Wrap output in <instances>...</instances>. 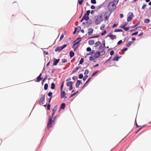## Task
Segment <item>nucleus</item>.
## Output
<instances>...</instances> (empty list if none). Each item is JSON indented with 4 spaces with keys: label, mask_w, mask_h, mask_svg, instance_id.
<instances>
[{
    "label": "nucleus",
    "mask_w": 151,
    "mask_h": 151,
    "mask_svg": "<svg viewBox=\"0 0 151 151\" xmlns=\"http://www.w3.org/2000/svg\"><path fill=\"white\" fill-rule=\"evenodd\" d=\"M64 35L63 34H62L61 35V36L60 39V41H61V40L63 39L64 37Z\"/></svg>",
    "instance_id": "8fccbe9b"
},
{
    "label": "nucleus",
    "mask_w": 151,
    "mask_h": 151,
    "mask_svg": "<svg viewBox=\"0 0 151 151\" xmlns=\"http://www.w3.org/2000/svg\"><path fill=\"white\" fill-rule=\"evenodd\" d=\"M93 29L92 28H90L88 29V34L89 35H91L93 32Z\"/></svg>",
    "instance_id": "dca6fc26"
},
{
    "label": "nucleus",
    "mask_w": 151,
    "mask_h": 151,
    "mask_svg": "<svg viewBox=\"0 0 151 151\" xmlns=\"http://www.w3.org/2000/svg\"><path fill=\"white\" fill-rule=\"evenodd\" d=\"M41 76L42 74L40 73L39 76L37 78V81L39 82L40 81H41L43 78H42L41 77Z\"/></svg>",
    "instance_id": "aec40b11"
},
{
    "label": "nucleus",
    "mask_w": 151,
    "mask_h": 151,
    "mask_svg": "<svg viewBox=\"0 0 151 151\" xmlns=\"http://www.w3.org/2000/svg\"><path fill=\"white\" fill-rule=\"evenodd\" d=\"M114 54V52L113 50H112L110 52V54L111 55H112Z\"/></svg>",
    "instance_id": "5fc2aeb1"
},
{
    "label": "nucleus",
    "mask_w": 151,
    "mask_h": 151,
    "mask_svg": "<svg viewBox=\"0 0 151 151\" xmlns=\"http://www.w3.org/2000/svg\"><path fill=\"white\" fill-rule=\"evenodd\" d=\"M63 84H62L61 87H60V91H62L63 90Z\"/></svg>",
    "instance_id": "e2e57ef3"
},
{
    "label": "nucleus",
    "mask_w": 151,
    "mask_h": 151,
    "mask_svg": "<svg viewBox=\"0 0 151 151\" xmlns=\"http://www.w3.org/2000/svg\"><path fill=\"white\" fill-rule=\"evenodd\" d=\"M94 21L96 24H99L103 21L102 16L99 15L96 16L94 19Z\"/></svg>",
    "instance_id": "f03ea898"
},
{
    "label": "nucleus",
    "mask_w": 151,
    "mask_h": 151,
    "mask_svg": "<svg viewBox=\"0 0 151 151\" xmlns=\"http://www.w3.org/2000/svg\"><path fill=\"white\" fill-rule=\"evenodd\" d=\"M56 116L54 117L52 120V118H49L48 119V122L47 124V128L49 129V128L51 127L52 126V125L54 124L55 123V120L56 118Z\"/></svg>",
    "instance_id": "7ed1b4c3"
},
{
    "label": "nucleus",
    "mask_w": 151,
    "mask_h": 151,
    "mask_svg": "<svg viewBox=\"0 0 151 151\" xmlns=\"http://www.w3.org/2000/svg\"><path fill=\"white\" fill-rule=\"evenodd\" d=\"M73 83L72 81H69L67 82L66 85L67 86L69 87V90L70 91L71 90L73 89L72 85Z\"/></svg>",
    "instance_id": "1a4fd4ad"
},
{
    "label": "nucleus",
    "mask_w": 151,
    "mask_h": 151,
    "mask_svg": "<svg viewBox=\"0 0 151 151\" xmlns=\"http://www.w3.org/2000/svg\"><path fill=\"white\" fill-rule=\"evenodd\" d=\"M88 77V76L87 75H86L84 77V78H83V80L84 81H85L86 79Z\"/></svg>",
    "instance_id": "864d4df0"
},
{
    "label": "nucleus",
    "mask_w": 151,
    "mask_h": 151,
    "mask_svg": "<svg viewBox=\"0 0 151 151\" xmlns=\"http://www.w3.org/2000/svg\"><path fill=\"white\" fill-rule=\"evenodd\" d=\"M111 13L107 12H106L104 15V20L106 21H108L109 20V17Z\"/></svg>",
    "instance_id": "0eeeda50"
},
{
    "label": "nucleus",
    "mask_w": 151,
    "mask_h": 151,
    "mask_svg": "<svg viewBox=\"0 0 151 151\" xmlns=\"http://www.w3.org/2000/svg\"><path fill=\"white\" fill-rule=\"evenodd\" d=\"M105 25L104 24H102L101 26V27H100V29L101 30H103L104 29V28H105Z\"/></svg>",
    "instance_id": "f704fd0d"
},
{
    "label": "nucleus",
    "mask_w": 151,
    "mask_h": 151,
    "mask_svg": "<svg viewBox=\"0 0 151 151\" xmlns=\"http://www.w3.org/2000/svg\"><path fill=\"white\" fill-rule=\"evenodd\" d=\"M118 25V24H114L112 26V27L114 28L116 27Z\"/></svg>",
    "instance_id": "774afa93"
},
{
    "label": "nucleus",
    "mask_w": 151,
    "mask_h": 151,
    "mask_svg": "<svg viewBox=\"0 0 151 151\" xmlns=\"http://www.w3.org/2000/svg\"><path fill=\"white\" fill-rule=\"evenodd\" d=\"M74 55V52L72 51H71L70 52V56L71 58L73 57Z\"/></svg>",
    "instance_id": "bb28decb"
},
{
    "label": "nucleus",
    "mask_w": 151,
    "mask_h": 151,
    "mask_svg": "<svg viewBox=\"0 0 151 151\" xmlns=\"http://www.w3.org/2000/svg\"><path fill=\"white\" fill-rule=\"evenodd\" d=\"M78 91L77 92H76V93H74L73 94H71V95L70 96V97H72L73 96H74L76 94L78 93Z\"/></svg>",
    "instance_id": "bf43d9fd"
},
{
    "label": "nucleus",
    "mask_w": 151,
    "mask_h": 151,
    "mask_svg": "<svg viewBox=\"0 0 151 151\" xmlns=\"http://www.w3.org/2000/svg\"><path fill=\"white\" fill-rule=\"evenodd\" d=\"M48 85L47 83L45 84L44 86V88L45 90H47L48 88Z\"/></svg>",
    "instance_id": "2f4dec72"
},
{
    "label": "nucleus",
    "mask_w": 151,
    "mask_h": 151,
    "mask_svg": "<svg viewBox=\"0 0 151 151\" xmlns=\"http://www.w3.org/2000/svg\"><path fill=\"white\" fill-rule=\"evenodd\" d=\"M95 52V50H92L90 52H89V54H88V55H92L93 54H94V53Z\"/></svg>",
    "instance_id": "4c0bfd02"
},
{
    "label": "nucleus",
    "mask_w": 151,
    "mask_h": 151,
    "mask_svg": "<svg viewBox=\"0 0 151 151\" xmlns=\"http://www.w3.org/2000/svg\"><path fill=\"white\" fill-rule=\"evenodd\" d=\"M55 88V84L54 83H52L51 84V88L52 89H54Z\"/></svg>",
    "instance_id": "7c9ffc66"
},
{
    "label": "nucleus",
    "mask_w": 151,
    "mask_h": 151,
    "mask_svg": "<svg viewBox=\"0 0 151 151\" xmlns=\"http://www.w3.org/2000/svg\"><path fill=\"white\" fill-rule=\"evenodd\" d=\"M106 30H105L104 31V32H102L101 34V36H103V35H105V34H106Z\"/></svg>",
    "instance_id": "a18cd8bd"
},
{
    "label": "nucleus",
    "mask_w": 151,
    "mask_h": 151,
    "mask_svg": "<svg viewBox=\"0 0 151 151\" xmlns=\"http://www.w3.org/2000/svg\"><path fill=\"white\" fill-rule=\"evenodd\" d=\"M95 8V6L93 5H91V9H94Z\"/></svg>",
    "instance_id": "0e129e2a"
},
{
    "label": "nucleus",
    "mask_w": 151,
    "mask_h": 151,
    "mask_svg": "<svg viewBox=\"0 0 151 151\" xmlns=\"http://www.w3.org/2000/svg\"><path fill=\"white\" fill-rule=\"evenodd\" d=\"M89 70H85L84 72V74L85 75H87L89 73Z\"/></svg>",
    "instance_id": "79ce46f5"
},
{
    "label": "nucleus",
    "mask_w": 151,
    "mask_h": 151,
    "mask_svg": "<svg viewBox=\"0 0 151 151\" xmlns=\"http://www.w3.org/2000/svg\"><path fill=\"white\" fill-rule=\"evenodd\" d=\"M87 51L90 52L91 51V49L90 47H88L86 49Z\"/></svg>",
    "instance_id": "3c124183"
},
{
    "label": "nucleus",
    "mask_w": 151,
    "mask_h": 151,
    "mask_svg": "<svg viewBox=\"0 0 151 151\" xmlns=\"http://www.w3.org/2000/svg\"><path fill=\"white\" fill-rule=\"evenodd\" d=\"M144 22L145 23L148 24L149 23L150 20L149 19H144Z\"/></svg>",
    "instance_id": "393cba45"
},
{
    "label": "nucleus",
    "mask_w": 151,
    "mask_h": 151,
    "mask_svg": "<svg viewBox=\"0 0 151 151\" xmlns=\"http://www.w3.org/2000/svg\"><path fill=\"white\" fill-rule=\"evenodd\" d=\"M83 77V75L82 74H80L79 75V78L80 79H81Z\"/></svg>",
    "instance_id": "de8ad7c7"
},
{
    "label": "nucleus",
    "mask_w": 151,
    "mask_h": 151,
    "mask_svg": "<svg viewBox=\"0 0 151 151\" xmlns=\"http://www.w3.org/2000/svg\"><path fill=\"white\" fill-rule=\"evenodd\" d=\"M108 37H109L112 40H114L116 38V36L115 35H113L111 34H109Z\"/></svg>",
    "instance_id": "ddd939ff"
},
{
    "label": "nucleus",
    "mask_w": 151,
    "mask_h": 151,
    "mask_svg": "<svg viewBox=\"0 0 151 151\" xmlns=\"http://www.w3.org/2000/svg\"><path fill=\"white\" fill-rule=\"evenodd\" d=\"M79 41V42H80L81 41V38H80L79 37H78L77 38L75 41Z\"/></svg>",
    "instance_id": "680f3d73"
},
{
    "label": "nucleus",
    "mask_w": 151,
    "mask_h": 151,
    "mask_svg": "<svg viewBox=\"0 0 151 151\" xmlns=\"http://www.w3.org/2000/svg\"><path fill=\"white\" fill-rule=\"evenodd\" d=\"M65 107V103L62 104L60 106V108L62 109H64Z\"/></svg>",
    "instance_id": "5701e85b"
},
{
    "label": "nucleus",
    "mask_w": 151,
    "mask_h": 151,
    "mask_svg": "<svg viewBox=\"0 0 151 151\" xmlns=\"http://www.w3.org/2000/svg\"><path fill=\"white\" fill-rule=\"evenodd\" d=\"M116 5L114 2H110L108 6V9L109 12L112 13V11L114 10L116 8Z\"/></svg>",
    "instance_id": "f257e3e1"
},
{
    "label": "nucleus",
    "mask_w": 151,
    "mask_h": 151,
    "mask_svg": "<svg viewBox=\"0 0 151 151\" xmlns=\"http://www.w3.org/2000/svg\"><path fill=\"white\" fill-rule=\"evenodd\" d=\"M98 71H96L94 72L91 75V77H93L95 76L98 72Z\"/></svg>",
    "instance_id": "a19ab883"
},
{
    "label": "nucleus",
    "mask_w": 151,
    "mask_h": 151,
    "mask_svg": "<svg viewBox=\"0 0 151 151\" xmlns=\"http://www.w3.org/2000/svg\"><path fill=\"white\" fill-rule=\"evenodd\" d=\"M67 46V44H65L64 45L60 46V47H58L56 49H55V52L58 51L60 52L63 49L66 47Z\"/></svg>",
    "instance_id": "423d86ee"
},
{
    "label": "nucleus",
    "mask_w": 151,
    "mask_h": 151,
    "mask_svg": "<svg viewBox=\"0 0 151 151\" xmlns=\"http://www.w3.org/2000/svg\"><path fill=\"white\" fill-rule=\"evenodd\" d=\"M84 62V59L83 58H81V60L80 61L79 64H82Z\"/></svg>",
    "instance_id": "e433bc0d"
},
{
    "label": "nucleus",
    "mask_w": 151,
    "mask_h": 151,
    "mask_svg": "<svg viewBox=\"0 0 151 151\" xmlns=\"http://www.w3.org/2000/svg\"><path fill=\"white\" fill-rule=\"evenodd\" d=\"M57 109V106H55L54 107L52 110V113L51 116H50L49 117V118H51L52 119L54 116V115L55 114Z\"/></svg>",
    "instance_id": "6e6552de"
},
{
    "label": "nucleus",
    "mask_w": 151,
    "mask_h": 151,
    "mask_svg": "<svg viewBox=\"0 0 151 151\" xmlns=\"http://www.w3.org/2000/svg\"><path fill=\"white\" fill-rule=\"evenodd\" d=\"M119 57L118 56H115L113 58L112 60L114 61H117L119 60Z\"/></svg>",
    "instance_id": "b1692460"
},
{
    "label": "nucleus",
    "mask_w": 151,
    "mask_h": 151,
    "mask_svg": "<svg viewBox=\"0 0 151 151\" xmlns=\"http://www.w3.org/2000/svg\"><path fill=\"white\" fill-rule=\"evenodd\" d=\"M133 42L132 41H129L128 42V43L126 44V46L127 47H129L131 45L132 43Z\"/></svg>",
    "instance_id": "a878e982"
},
{
    "label": "nucleus",
    "mask_w": 151,
    "mask_h": 151,
    "mask_svg": "<svg viewBox=\"0 0 151 151\" xmlns=\"http://www.w3.org/2000/svg\"><path fill=\"white\" fill-rule=\"evenodd\" d=\"M67 60L65 59H63L61 60L62 62L63 63H65L67 62Z\"/></svg>",
    "instance_id": "58836bf2"
},
{
    "label": "nucleus",
    "mask_w": 151,
    "mask_h": 151,
    "mask_svg": "<svg viewBox=\"0 0 151 151\" xmlns=\"http://www.w3.org/2000/svg\"><path fill=\"white\" fill-rule=\"evenodd\" d=\"M47 109H48L49 110L50 109V104H48L47 105Z\"/></svg>",
    "instance_id": "338daca9"
},
{
    "label": "nucleus",
    "mask_w": 151,
    "mask_h": 151,
    "mask_svg": "<svg viewBox=\"0 0 151 151\" xmlns=\"http://www.w3.org/2000/svg\"><path fill=\"white\" fill-rule=\"evenodd\" d=\"M114 31L115 32H122V30L120 29H115L114 30Z\"/></svg>",
    "instance_id": "c756f323"
},
{
    "label": "nucleus",
    "mask_w": 151,
    "mask_h": 151,
    "mask_svg": "<svg viewBox=\"0 0 151 151\" xmlns=\"http://www.w3.org/2000/svg\"><path fill=\"white\" fill-rule=\"evenodd\" d=\"M100 36L99 35H97V36H93L91 37H89V39H91V38H96Z\"/></svg>",
    "instance_id": "09e8293b"
},
{
    "label": "nucleus",
    "mask_w": 151,
    "mask_h": 151,
    "mask_svg": "<svg viewBox=\"0 0 151 151\" xmlns=\"http://www.w3.org/2000/svg\"><path fill=\"white\" fill-rule=\"evenodd\" d=\"M111 57L108 59L105 62V63H108V62L111 59Z\"/></svg>",
    "instance_id": "6e6d98bb"
},
{
    "label": "nucleus",
    "mask_w": 151,
    "mask_h": 151,
    "mask_svg": "<svg viewBox=\"0 0 151 151\" xmlns=\"http://www.w3.org/2000/svg\"><path fill=\"white\" fill-rule=\"evenodd\" d=\"M90 11L89 10H88L86 11V13L84 15H86L87 16H88L89 15L90 13Z\"/></svg>",
    "instance_id": "c9c22d12"
},
{
    "label": "nucleus",
    "mask_w": 151,
    "mask_h": 151,
    "mask_svg": "<svg viewBox=\"0 0 151 151\" xmlns=\"http://www.w3.org/2000/svg\"><path fill=\"white\" fill-rule=\"evenodd\" d=\"M127 50V48H125L124 49H123L121 51L122 52H124L126 51Z\"/></svg>",
    "instance_id": "052dcab7"
},
{
    "label": "nucleus",
    "mask_w": 151,
    "mask_h": 151,
    "mask_svg": "<svg viewBox=\"0 0 151 151\" xmlns=\"http://www.w3.org/2000/svg\"><path fill=\"white\" fill-rule=\"evenodd\" d=\"M84 0H78V3L79 5H81L83 1Z\"/></svg>",
    "instance_id": "72a5a7b5"
},
{
    "label": "nucleus",
    "mask_w": 151,
    "mask_h": 151,
    "mask_svg": "<svg viewBox=\"0 0 151 151\" xmlns=\"http://www.w3.org/2000/svg\"><path fill=\"white\" fill-rule=\"evenodd\" d=\"M113 2H114L115 4H116V5L119 2V0H113Z\"/></svg>",
    "instance_id": "49530a36"
},
{
    "label": "nucleus",
    "mask_w": 151,
    "mask_h": 151,
    "mask_svg": "<svg viewBox=\"0 0 151 151\" xmlns=\"http://www.w3.org/2000/svg\"><path fill=\"white\" fill-rule=\"evenodd\" d=\"M105 52L104 50H103L100 52H96L94 55V56L96 58H99L100 55L102 56L105 55Z\"/></svg>",
    "instance_id": "20e7f679"
},
{
    "label": "nucleus",
    "mask_w": 151,
    "mask_h": 151,
    "mask_svg": "<svg viewBox=\"0 0 151 151\" xmlns=\"http://www.w3.org/2000/svg\"><path fill=\"white\" fill-rule=\"evenodd\" d=\"M83 17L84 20L86 21H88L89 19V17H88V16L86 15H84Z\"/></svg>",
    "instance_id": "412c9836"
},
{
    "label": "nucleus",
    "mask_w": 151,
    "mask_h": 151,
    "mask_svg": "<svg viewBox=\"0 0 151 151\" xmlns=\"http://www.w3.org/2000/svg\"><path fill=\"white\" fill-rule=\"evenodd\" d=\"M77 28V32H80V31L81 29V27H78L77 28Z\"/></svg>",
    "instance_id": "473e14b6"
},
{
    "label": "nucleus",
    "mask_w": 151,
    "mask_h": 151,
    "mask_svg": "<svg viewBox=\"0 0 151 151\" xmlns=\"http://www.w3.org/2000/svg\"><path fill=\"white\" fill-rule=\"evenodd\" d=\"M81 68L80 66H78L76 67L75 69L73 70L71 74H73L75 73L80 68Z\"/></svg>",
    "instance_id": "f3484780"
},
{
    "label": "nucleus",
    "mask_w": 151,
    "mask_h": 151,
    "mask_svg": "<svg viewBox=\"0 0 151 151\" xmlns=\"http://www.w3.org/2000/svg\"><path fill=\"white\" fill-rule=\"evenodd\" d=\"M120 17L122 18L123 17V15L122 14H119Z\"/></svg>",
    "instance_id": "69168bd1"
},
{
    "label": "nucleus",
    "mask_w": 151,
    "mask_h": 151,
    "mask_svg": "<svg viewBox=\"0 0 151 151\" xmlns=\"http://www.w3.org/2000/svg\"><path fill=\"white\" fill-rule=\"evenodd\" d=\"M80 42L79 41H78L73 44V47H74V51H75L78 48V46L80 44Z\"/></svg>",
    "instance_id": "9d476101"
},
{
    "label": "nucleus",
    "mask_w": 151,
    "mask_h": 151,
    "mask_svg": "<svg viewBox=\"0 0 151 151\" xmlns=\"http://www.w3.org/2000/svg\"><path fill=\"white\" fill-rule=\"evenodd\" d=\"M128 24V23L127 22H125L123 25H121L120 27L121 28H124V27H125V26L127 25Z\"/></svg>",
    "instance_id": "c85d7f7f"
},
{
    "label": "nucleus",
    "mask_w": 151,
    "mask_h": 151,
    "mask_svg": "<svg viewBox=\"0 0 151 151\" xmlns=\"http://www.w3.org/2000/svg\"><path fill=\"white\" fill-rule=\"evenodd\" d=\"M41 96L42 97L40 98V101L42 104H43L45 102V95H42Z\"/></svg>",
    "instance_id": "9b49d317"
},
{
    "label": "nucleus",
    "mask_w": 151,
    "mask_h": 151,
    "mask_svg": "<svg viewBox=\"0 0 151 151\" xmlns=\"http://www.w3.org/2000/svg\"><path fill=\"white\" fill-rule=\"evenodd\" d=\"M138 32H135L132 33V35H137L138 34Z\"/></svg>",
    "instance_id": "13d9d810"
},
{
    "label": "nucleus",
    "mask_w": 151,
    "mask_h": 151,
    "mask_svg": "<svg viewBox=\"0 0 151 151\" xmlns=\"http://www.w3.org/2000/svg\"><path fill=\"white\" fill-rule=\"evenodd\" d=\"M88 43L90 45H93L94 44V42L93 40H90L88 41Z\"/></svg>",
    "instance_id": "4be33fe9"
},
{
    "label": "nucleus",
    "mask_w": 151,
    "mask_h": 151,
    "mask_svg": "<svg viewBox=\"0 0 151 151\" xmlns=\"http://www.w3.org/2000/svg\"><path fill=\"white\" fill-rule=\"evenodd\" d=\"M101 42L100 41L96 42L94 44V47H97L101 44Z\"/></svg>",
    "instance_id": "6ab92c4d"
},
{
    "label": "nucleus",
    "mask_w": 151,
    "mask_h": 151,
    "mask_svg": "<svg viewBox=\"0 0 151 151\" xmlns=\"http://www.w3.org/2000/svg\"><path fill=\"white\" fill-rule=\"evenodd\" d=\"M81 83L80 80H78L76 83V88H78Z\"/></svg>",
    "instance_id": "a211bd4d"
},
{
    "label": "nucleus",
    "mask_w": 151,
    "mask_h": 151,
    "mask_svg": "<svg viewBox=\"0 0 151 151\" xmlns=\"http://www.w3.org/2000/svg\"><path fill=\"white\" fill-rule=\"evenodd\" d=\"M133 17V14L132 12H129L128 14L127 21L128 22H130L132 19Z\"/></svg>",
    "instance_id": "39448f33"
},
{
    "label": "nucleus",
    "mask_w": 151,
    "mask_h": 151,
    "mask_svg": "<svg viewBox=\"0 0 151 151\" xmlns=\"http://www.w3.org/2000/svg\"><path fill=\"white\" fill-rule=\"evenodd\" d=\"M65 92L64 91H60V96L61 98L65 97Z\"/></svg>",
    "instance_id": "2eb2a0df"
},
{
    "label": "nucleus",
    "mask_w": 151,
    "mask_h": 151,
    "mask_svg": "<svg viewBox=\"0 0 151 151\" xmlns=\"http://www.w3.org/2000/svg\"><path fill=\"white\" fill-rule=\"evenodd\" d=\"M95 57L93 56H92L89 57V60L90 61L93 60V61L95 62L94 61Z\"/></svg>",
    "instance_id": "cd10ccee"
},
{
    "label": "nucleus",
    "mask_w": 151,
    "mask_h": 151,
    "mask_svg": "<svg viewBox=\"0 0 151 151\" xmlns=\"http://www.w3.org/2000/svg\"><path fill=\"white\" fill-rule=\"evenodd\" d=\"M130 28V27H124V28H122L124 29L126 31L128 30Z\"/></svg>",
    "instance_id": "ea45409f"
},
{
    "label": "nucleus",
    "mask_w": 151,
    "mask_h": 151,
    "mask_svg": "<svg viewBox=\"0 0 151 151\" xmlns=\"http://www.w3.org/2000/svg\"><path fill=\"white\" fill-rule=\"evenodd\" d=\"M91 2L93 4H96V0H91Z\"/></svg>",
    "instance_id": "c03bdc74"
},
{
    "label": "nucleus",
    "mask_w": 151,
    "mask_h": 151,
    "mask_svg": "<svg viewBox=\"0 0 151 151\" xmlns=\"http://www.w3.org/2000/svg\"><path fill=\"white\" fill-rule=\"evenodd\" d=\"M146 6H147V5L146 4H144L142 7V9H144L146 7Z\"/></svg>",
    "instance_id": "4d7b16f0"
},
{
    "label": "nucleus",
    "mask_w": 151,
    "mask_h": 151,
    "mask_svg": "<svg viewBox=\"0 0 151 151\" xmlns=\"http://www.w3.org/2000/svg\"><path fill=\"white\" fill-rule=\"evenodd\" d=\"M52 93L51 92H50L48 93V95L50 97H52Z\"/></svg>",
    "instance_id": "37998d69"
},
{
    "label": "nucleus",
    "mask_w": 151,
    "mask_h": 151,
    "mask_svg": "<svg viewBox=\"0 0 151 151\" xmlns=\"http://www.w3.org/2000/svg\"><path fill=\"white\" fill-rule=\"evenodd\" d=\"M60 59H56L55 58H54L53 60V65H56L60 61Z\"/></svg>",
    "instance_id": "f8f14e48"
},
{
    "label": "nucleus",
    "mask_w": 151,
    "mask_h": 151,
    "mask_svg": "<svg viewBox=\"0 0 151 151\" xmlns=\"http://www.w3.org/2000/svg\"><path fill=\"white\" fill-rule=\"evenodd\" d=\"M105 41H104V42L102 44H101L100 46L99 47V49L100 50H102L104 49V48L105 47Z\"/></svg>",
    "instance_id": "4468645a"
},
{
    "label": "nucleus",
    "mask_w": 151,
    "mask_h": 151,
    "mask_svg": "<svg viewBox=\"0 0 151 151\" xmlns=\"http://www.w3.org/2000/svg\"><path fill=\"white\" fill-rule=\"evenodd\" d=\"M122 40H119L117 43V44L118 45H119L121 44V43H122Z\"/></svg>",
    "instance_id": "603ef678"
}]
</instances>
